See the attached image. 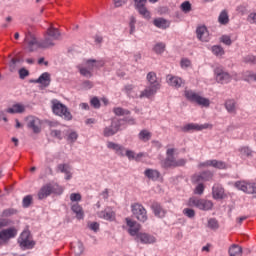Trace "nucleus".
I'll use <instances>...</instances> for the list:
<instances>
[{"label":"nucleus","mask_w":256,"mask_h":256,"mask_svg":"<svg viewBox=\"0 0 256 256\" xmlns=\"http://www.w3.org/2000/svg\"><path fill=\"white\" fill-rule=\"evenodd\" d=\"M18 73L20 79H25L26 77H29V70H27L26 68H20Z\"/></svg>","instance_id":"60"},{"label":"nucleus","mask_w":256,"mask_h":256,"mask_svg":"<svg viewBox=\"0 0 256 256\" xmlns=\"http://www.w3.org/2000/svg\"><path fill=\"white\" fill-rule=\"evenodd\" d=\"M212 167L215 169H227V164L223 161L212 160Z\"/></svg>","instance_id":"44"},{"label":"nucleus","mask_w":256,"mask_h":256,"mask_svg":"<svg viewBox=\"0 0 256 256\" xmlns=\"http://www.w3.org/2000/svg\"><path fill=\"white\" fill-rule=\"evenodd\" d=\"M186 163V159L181 158L179 160H176L175 156H172L165 158V160L162 162V167L164 169H171L172 167H185Z\"/></svg>","instance_id":"8"},{"label":"nucleus","mask_w":256,"mask_h":256,"mask_svg":"<svg viewBox=\"0 0 256 256\" xmlns=\"http://www.w3.org/2000/svg\"><path fill=\"white\" fill-rule=\"evenodd\" d=\"M97 216L100 219H104L105 221H114L115 220V212L111 207H106L104 210L97 213Z\"/></svg>","instance_id":"16"},{"label":"nucleus","mask_w":256,"mask_h":256,"mask_svg":"<svg viewBox=\"0 0 256 256\" xmlns=\"http://www.w3.org/2000/svg\"><path fill=\"white\" fill-rule=\"evenodd\" d=\"M38 49H41V47H39V41L37 40V38H32L28 42L29 53H33V52L37 51Z\"/></svg>","instance_id":"30"},{"label":"nucleus","mask_w":256,"mask_h":256,"mask_svg":"<svg viewBox=\"0 0 256 256\" xmlns=\"http://www.w3.org/2000/svg\"><path fill=\"white\" fill-rule=\"evenodd\" d=\"M17 237V229L11 227L7 229H3L0 231V245H3V243H7L9 239H13Z\"/></svg>","instance_id":"12"},{"label":"nucleus","mask_w":256,"mask_h":256,"mask_svg":"<svg viewBox=\"0 0 256 256\" xmlns=\"http://www.w3.org/2000/svg\"><path fill=\"white\" fill-rule=\"evenodd\" d=\"M86 63L88 65V69H93V67H103V64H101V62H97L95 59H89Z\"/></svg>","instance_id":"46"},{"label":"nucleus","mask_w":256,"mask_h":256,"mask_svg":"<svg viewBox=\"0 0 256 256\" xmlns=\"http://www.w3.org/2000/svg\"><path fill=\"white\" fill-rule=\"evenodd\" d=\"M138 139H140V141H150L151 140V132H149L148 130L144 129L141 130L138 134Z\"/></svg>","instance_id":"33"},{"label":"nucleus","mask_w":256,"mask_h":256,"mask_svg":"<svg viewBox=\"0 0 256 256\" xmlns=\"http://www.w3.org/2000/svg\"><path fill=\"white\" fill-rule=\"evenodd\" d=\"M168 83L171 87H175L176 89H179V87L183 85V79L177 76H170L168 78Z\"/></svg>","instance_id":"28"},{"label":"nucleus","mask_w":256,"mask_h":256,"mask_svg":"<svg viewBox=\"0 0 256 256\" xmlns=\"http://www.w3.org/2000/svg\"><path fill=\"white\" fill-rule=\"evenodd\" d=\"M203 129H209V124H195L189 123L182 127L183 133H189L191 131H203Z\"/></svg>","instance_id":"15"},{"label":"nucleus","mask_w":256,"mask_h":256,"mask_svg":"<svg viewBox=\"0 0 256 256\" xmlns=\"http://www.w3.org/2000/svg\"><path fill=\"white\" fill-rule=\"evenodd\" d=\"M220 43H223L224 45H227L229 47L232 45L233 41L231 40V37L229 35H222L220 37Z\"/></svg>","instance_id":"48"},{"label":"nucleus","mask_w":256,"mask_h":256,"mask_svg":"<svg viewBox=\"0 0 256 256\" xmlns=\"http://www.w3.org/2000/svg\"><path fill=\"white\" fill-rule=\"evenodd\" d=\"M153 214L158 218V219H164L165 215H167V210L163 208L161 203L159 202H153L150 206Z\"/></svg>","instance_id":"14"},{"label":"nucleus","mask_w":256,"mask_h":256,"mask_svg":"<svg viewBox=\"0 0 256 256\" xmlns=\"http://www.w3.org/2000/svg\"><path fill=\"white\" fill-rule=\"evenodd\" d=\"M240 153L241 155H244L245 157H251V155H253V150H251V148L244 146L242 148H240Z\"/></svg>","instance_id":"50"},{"label":"nucleus","mask_w":256,"mask_h":256,"mask_svg":"<svg viewBox=\"0 0 256 256\" xmlns=\"http://www.w3.org/2000/svg\"><path fill=\"white\" fill-rule=\"evenodd\" d=\"M50 136L59 141L63 140V132L61 130L50 129Z\"/></svg>","instance_id":"42"},{"label":"nucleus","mask_w":256,"mask_h":256,"mask_svg":"<svg viewBox=\"0 0 256 256\" xmlns=\"http://www.w3.org/2000/svg\"><path fill=\"white\" fill-rule=\"evenodd\" d=\"M31 205H33V195L29 194L22 199V207L24 209H29Z\"/></svg>","instance_id":"35"},{"label":"nucleus","mask_w":256,"mask_h":256,"mask_svg":"<svg viewBox=\"0 0 256 256\" xmlns=\"http://www.w3.org/2000/svg\"><path fill=\"white\" fill-rule=\"evenodd\" d=\"M147 81L149 83L148 87L141 92L140 99H143V97L149 99V97H153V95L161 89V85L159 84V81H157V74H155V72H149L147 74Z\"/></svg>","instance_id":"1"},{"label":"nucleus","mask_w":256,"mask_h":256,"mask_svg":"<svg viewBox=\"0 0 256 256\" xmlns=\"http://www.w3.org/2000/svg\"><path fill=\"white\" fill-rule=\"evenodd\" d=\"M52 111L54 115H58V117H63L65 121H71L73 119V115L69 111V108L65 106V104L61 103L59 100H52Z\"/></svg>","instance_id":"2"},{"label":"nucleus","mask_w":256,"mask_h":256,"mask_svg":"<svg viewBox=\"0 0 256 256\" xmlns=\"http://www.w3.org/2000/svg\"><path fill=\"white\" fill-rule=\"evenodd\" d=\"M85 252V246H83V242L80 240L77 242V246L74 247V254L75 256H81L82 253Z\"/></svg>","instance_id":"40"},{"label":"nucleus","mask_w":256,"mask_h":256,"mask_svg":"<svg viewBox=\"0 0 256 256\" xmlns=\"http://www.w3.org/2000/svg\"><path fill=\"white\" fill-rule=\"evenodd\" d=\"M137 23V19L135 18V16H131L130 17V22H129V27H130V35H133V33H135V25Z\"/></svg>","instance_id":"49"},{"label":"nucleus","mask_w":256,"mask_h":256,"mask_svg":"<svg viewBox=\"0 0 256 256\" xmlns=\"http://www.w3.org/2000/svg\"><path fill=\"white\" fill-rule=\"evenodd\" d=\"M19 213L18 209L15 208H8L4 209L0 214V217H13V215H17Z\"/></svg>","instance_id":"34"},{"label":"nucleus","mask_w":256,"mask_h":256,"mask_svg":"<svg viewBox=\"0 0 256 256\" xmlns=\"http://www.w3.org/2000/svg\"><path fill=\"white\" fill-rule=\"evenodd\" d=\"M218 22L220 25H227L229 23V15L227 14V11H222L218 17Z\"/></svg>","instance_id":"39"},{"label":"nucleus","mask_w":256,"mask_h":256,"mask_svg":"<svg viewBox=\"0 0 256 256\" xmlns=\"http://www.w3.org/2000/svg\"><path fill=\"white\" fill-rule=\"evenodd\" d=\"M90 105L91 107H93L94 109H101V100H99V98L97 96H94L91 100H90Z\"/></svg>","instance_id":"45"},{"label":"nucleus","mask_w":256,"mask_h":256,"mask_svg":"<svg viewBox=\"0 0 256 256\" xmlns=\"http://www.w3.org/2000/svg\"><path fill=\"white\" fill-rule=\"evenodd\" d=\"M82 89H85L86 91H89V89H93V82L90 80H85L82 82Z\"/></svg>","instance_id":"59"},{"label":"nucleus","mask_w":256,"mask_h":256,"mask_svg":"<svg viewBox=\"0 0 256 256\" xmlns=\"http://www.w3.org/2000/svg\"><path fill=\"white\" fill-rule=\"evenodd\" d=\"M224 107L228 113H231V114L237 113V102L234 99L226 100Z\"/></svg>","instance_id":"23"},{"label":"nucleus","mask_w":256,"mask_h":256,"mask_svg":"<svg viewBox=\"0 0 256 256\" xmlns=\"http://www.w3.org/2000/svg\"><path fill=\"white\" fill-rule=\"evenodd\" d=\"M184 97L191 103H197L200 107H209L211 105L209 98L202 97L196 92H193V90H185Z\"/></svg>","instance_id":"4"},{"label":"nucleus","mask_w":256,"mask_h":256,"mask_svg":"<svg viewBox=\"0 0 256 256\" xmlns=\"http://www.w3.org/2000/svg\"><path fill=\"white\" fill-rule=\"evenodd\" d=\"M113 113H114L117 117H123V108H121V107H115V108H113Z\"/></svg>","instance_id":"63"},{"label":"nucleus","mask_w":256,"mask_h":256,"mask_svg":"<svg viewBox=\"0 0 256 256\" xmlns=\"http://www.w3.org/2000/svg\"><path fill=\"white\" fill-rule=\"evenodd\" d=\"M70 201H72L73 203H77L79 201H81V194L79 193H72L70 194Z\"/></svg>","instance_id":"61"},{"label":"nucleus","mask_w":256,"mask_h":256,"mask_svg":"<svg viewBox=\"0 0 256 256\" xmlns=\"http://www.w3.org/2000/svg\"><path fill=\"white\" fill-rule=\"evenodd\" d=\"M180 9L183 13H191L192 11V5L191 2L189 1H184L181 5H180Z\"/></svg>","instance_id":"43"},{"label":"nucleus","mask_w":256,"mask_h":256,"mask_svg":"<svg viewBox=\"0 0 256 256\" xmlns=\"http://www.w3.org/2000/svg\"><path fill=\"white\" fill-rule=\"evenodd\" d=\"M71 210L73 211V213H75L77 219L81 220L85 217V212H83V207H81L79 203L72 205Z\"/></svg>","instance_id":"27"},{"label":"nucleus","mask_w":256,"mask_h":256,"mask_svg":"<svg viewBox=\"0 0 256 256\" xmlns=\"http://www.w3.org/2000/svg\"><path fill=\"white\" fill-rule=\"evenodd\" d=\"M203 193H205V185H203V183H199L194 189V194L203 195Z\"/></svg>","instance_id":"54"},{"label":"nucleus","mask_w":256,"mask_h":256,"mask_svg":"<svg viewBox=\"0 0 256 256\" xmlns=\"http://www.w3.org/2000/svg\"><path fill=\"white\" fill-rule=\"evenodd\" d=\"M25 106L22 104H14L11 108L6 109V113H10L11 115H15V113H24Z\"/></svg>","instance_id":"29"},{"label":"nucleus","mask_w":256,"mask_h":256,"mask_svg":"<svg viewBox=\"0 0 256 256\" xmlns=\"http://www.w3.org/2000/svg\"><path fill=\"white\" fill-rule=\"evenodd\" d=\"M30 237H31V232H29V230H24L21 233V235H20V237L18 239V242L19 241H27V240H29Z\"/></svg>","instance_id":"56"},{"label":"nucleus","mask_w":256,"mask_h":256,"mask_svg":"<svg viewBox=\"0 0 256 256\" xmlns=\"http://www.w3.org/2000/svg\"><path fill=\"white\" fill-rule=\"evenodd\" d=\"M144 175L151 181H157L159 177H161V173L158 170H154L151 168L146 169L144 171Z\"/></svg>","instance_id":"22"},{"label":"nucleus","mask_w":256,"mask_h":256,"mask_svg":"<svg viewBox=\"0 0 256 256\" xmlns=\"http://www.w3.org/2000/svg\"><path fill=\"white\" fill-rule=\"evenodd\" d=\"M88 227L91 231H94V233H97V231H99V223L98 222H92L91 224L88 225Z\"/></svg>","instance_id":"62"},{"label":"nucleus","mask_w":256,"mask_h":256,"mask_svg":"<svg viewBox=\"0 0 256 256\" xmlns=\"http://www.w3.org/2000/svg\"><path fill=\"white\" fill-rule=\"evenodd\" d=\"M51 37L46 36L44 39L38 41L40 49H49L50 47H55Z\"/></svg>","instance_id":"25"},{"label":"nucleus","mask_w":256,"mask_h":256,"mask_svg":"<svg viewBox=\"0 0 256 256\" xmlns=\"http://www.w3.org/2000/svg\"><path fill=\"white\" fill-rule=\"evenodd\" d=\"M153 25H155L157 29H169L170 23L165 18H155Z\"/></svg>","instance_id":"24"},{"label":"nucleus","mask_w":256,"mask_h":256,"mask_svg":"<svg viewBox=\"0 0 256 256\" xmlns=\"http://www.w3.org/2000/svg\"><path fill=\"white\" fill-rule=\"evenodd\" d=\"M212 197L216 200L225 199V197H227V194H225V188L219 184H215L212 187Z\"/></svg>","instance_id":"18"},{"label":"nucleus","mask_w":256,"mask_h":256,"mask_svg":"<svg viewBox=\"0 0 256 256\" xmlns=\"http://www.w3.org/2000/svg\"><path fill=\"white\" fill-rule=\"evenodd\" d=\"M140 229H141L140 225L136 224V225H134V227L129 228L128 232H129L130 235H132V237H135V236L137 237V235H139V230Z\"/></svg>","instance_id":"52"},{"label":"nucleus","mask_w":256,"mask_h":256,"mask_svg":"<svg viewBox=\"0 0 256 256\" xmlns=\"http://www.w3.org/2000/svg\"><path fill=\"white\" fill-rule=\"evenodd\" d=\"M153 51L154 53H156V55H162V53H165V43L163 42L156 43L153 47Z\"/></svg>","instance_id":"37"},{"label":"nucleus","mask_w":256,"mask_h":256,"mask_svg":"<svg viewBox=\"0 0 256 256\" xmlns=\"http://www.w3.org/2000/svg\"><path fill=\"white\" fill-rule=\"evenodd\" d=\"M190 207H197L201 211H211L213 209V202L211 200L197 199L192 197L189 199Z\"/></svg>","instance_id":"7"},{"label":"nucleus","mask_w":256,"mask_h":256,"mask_svg":"<svg viewBox=\"0 0 256 256\" xmlns=\"http://www.w3.org/2000/svg\"><path fill=\"white\" fill-rule=\"evenodd\" d=\"M248 23L255 24L256 23V13H250L247 18Z\"/></svg>","instance_id":"64"},{"label":"nucleus","mask_w":256,"mask_h":256,"mask_svg":"<svg viewBox=\"0 0 256 256\" xmlns=\"http://www.w3.org/2000/svg\"><path fill=\"white\" fill-rule=\"evenodd\" d=\"M124 126L123 120L121 118H114L111 121L110 126L104 128L103 135L104 137H113L121 131V127Z\"/></svg>","instance_id":"5"},{"label":"nucleus","mask_w":256,"mask_h":256,"mask_svg":"<svg viewBox=\"0 0 256 256\" xmlns=\"http://www.w3.org/2000/svg\"><path fill=\"white\" fill-rule=\"evenodd\" d=\"M205 33H207V27H205V26H199V27L196 29L197 39H199V41H207V39L203 38V36L205 35Z\"/></svg>","instance_id":"36"},{"label":"nucleus","mask_w":256,"mask_h":256,"mask_svg":"<svg viewBox=\"0 0 256 256\" xmlns=\"http://www.w3.org/2000/svg\"><path fill=\"white\" fill-rule=\"evenodd\" d=\"M135 239L137 242L143 243L144 245H151V243H155V241H157L154 236L148 233H139Z\"/></svg>","instance_id":"17"},{"label":"nucleus","mask_w":256,"mask_h":256,"mask_svg":"<svg viewBox=\"0 0 256 256\" xmlns=\"http://www.w3.org/2000/svg\"><path fill=\"white\" fill-rule=\"evenodd\" d=\"M146 4H138L135 7L136 11H138L139 15H142V17H144V19H151V12H149V10L147 9V7L145 6Z\"/></svg>","instance_id":"21"},{"label":"nucleus","mask_w":256,"mask_h":256,"mask_svg":"<svg viewBox=\"0 0 256 256\" xmlns=\"http://www.w3.org/2000/svg\"><path fill=\"white\" fill-rule=\"evenodd\" d=\"M77 139H79V134H77L75 131H72L67 136V141L69 143H75V141H77Z\"/></svg>","instance_id":"51"},{"label":"nucleus","mask_w":256,"mask_h":256,"mask_svg":"<svg viewBox=\"0 0 256 256\" xmlns=\"http://www.w3.org/2000/svg\"><path fill=\"white\" fill-rule=\"evenodd\" d=\"M211 51L216 57H222V55H225V50L221 47V45L212 46Z\"/></svg>","instance_id":"38"},{"label":"nucleus","mask_w":256,"mask_h":256,"mask_svg":"<svg viewBox=\"0 0 256 256\" xmlns=\"http://www.w3.org/2000/svg\"><path fill=\"white\" fill-rule=\"evenodd\" d=\"M207 228L212 229V231H217V229H219V221L215 218H210L208 220Z\"/></svg>","instance_id":"41"},{"label":"nucleus","mask_w":256,"mask_h":256,"mask_svg":"<svg viewBox=\"0 0 256 256\" xmlns=\"http://www.w3.org/2000/svg\"><path fill=\"white\" fill-rule=\"evenodd\" d=\"M21 249H23L24 251L26 249H33V247H35V241L33 240H22V241H18Z\"/></svg>","instance_id":"32"},{"label":"nucleus","mask_w":256,"mask_h":256,"mask_svg":"<svg viewBox=\"0 0 256 256\" xmlns=\"http://www.w3.org/2000/svg\"><path fill=\"white\" fill-rule=\"evenodd\" d=\"M243 62L244 63H251L252 65H256L255 56L247 55V56L243 57Z\"/></svg>","instance_id":"58"},{"label":"nucleus","mask_w":256,"mask_h":256,"mask_svg":"<svg viewBox=\"0 0 256 256\" xmlns=\"http://www.w3.org/2000/svg\"><path fill=\"white\" fill-rule=\"evenodd\" d=\"M52 193H55V195H62L63 194V188L61 186L55 184H46L41 187L40 191L38 192V199L40 201H43V199H47L49 195Z\"/></svg>","instance_id":"3"},{"label":"nucleus","mask_w":256,"mask_h":256,"mask_svg":"<svg viewBox=\"0 0 256 256\" xmlns=\"http://www.w3.org/2000/svg\"><path fill=\"white\" fill-rule=\"evenodd\" d=\"M132 215L140 221V223H145L149 217L147 216V209L142 204L135 203L131 205Z\"/></svg>","instance_id":"6"},{"label":"nucleus","mask_w":256,"mask_h":256,"mask_svg":"<svg viewBox=\"0 0 256 256\" xmlns=\"http://www.w3.org/2000/svg\"><path fill=\"white\" fill-rule=\"evenodd\" d=\"M79 71H80V75H82L83 77H86V79H91V77H93V73L91 72V70L87 68H79Z\"/></svg>","instance_id":"47"},{"label":"nucleus","mask_w":256,"mask_h":256,"mask_svg":"<svg viewBox=\"0 0 256 256\" xmlns=\"http://www.w3.org/2000/svg\"><path fill=\"white\" fill-rule=\"evenodd\" d=\"M235 187L239 191H243L244 193H248L249 195H256V184L237 181L235 182Z\"/></svg>","instance_id":"10"},{"label":"nucleus","mask_w":256,"mask_h":256,"mask_svg":"<svg viewBox=\"0 0 256 256\" xmlns=\"http://www.w3.org/2000/svg\"><path fill=\"white\" fill-rule=\"evenodd\" d=\"M46 35L50 37V39H53V41H59V37H61V32H59V29L50 27L47 29Z\"/></svg>","instance_id":"26"},{"label":"nucleus","mask_w":256,"mask_h":256,"mask_svg":"<svg viewBox=\"0 0 256 256\" xmlns=\"http://www.w3.org/2000/svg\"><path fill=\"white\" fill-rule=\"evenodd\" d=\"M27 121V127L28 129H31L33 133L38 135V133H41V120L35 116H28L26 118Z\"/></svg>","instance_id":"11"},{"label":"nucleus","mask_w":256,"mask_h":256,"mask_svg":"<svg viewBox=\"0 0 256 256\" xmlns=\"http://www.w3.org/2000/svg\"><path fill=\"white\" fill-rule=\"evenodd\" d=\"M214 74H215L217 83H220L221 85L231 83V75L229 74V72H225L223 68L221 67L215 68Z\"/></svg>","instance_id":"9"},{"label":"nucleus","mask_w":256,"mask_h":256,"mask_svg":"<svg viewBox=\"0 0 256 256\" xmlns=\"http://www.w3.org/2000/svg\"><path fill=\"white\" fill-rule=\"evenodd\" d=\"M58 171H60V173H69V171H71V168L69 167L68 164H58L57 166Z\"/></svg>","instance_id":"55"},{"label":"nucleus","mask_w":256,"mask_h":256,"mask_svg":"<svg viewBox=\"0 0 256 256\" xmlns=\"http://www.w3.org/2000/svg\"><path fill=\"white\" fill-rule=\"evenodd\" d=\"M183 213L186 217H188V219H193V217H195V210L191 208H185Z\"/></svg>","instance_id":"57"},{"label":"nucleus","mask_w":256,"mask_h":256,"mask_svg":"<svg viewBox=\"0 0 256 256\" xmlns=\"http://www.w3.org/2000/svg\"><path fill=\"white\" fill-rule=\"evenodd\" d=\"M241 253H243V248H241L239 245L234 244L229 248V255L230 256H241Z\"/></svg>","instance_id":"31"},{"label":"nucleus","mask_w":256,"mask_h":256,"mask_svg":"<svg viewBox=\"0 0 256 256\" xmlns=\"http://www.w3.org/2000/svg\"><path fill=\"white\" fill-rule=\"evenodd\" d=\"M120 120L122 121V123H127L128 125H137V120H135V118L133 117H124V118H120Z\"/></svg>","instance_id":"53"},{"label":"nucleus","mask_w":256,"mask_h":256,"mask_svg":"<svg viewBox=\"0 0 256 256\" xmlns=\"http://www.w3.org/2000/svg\"><path fill=\"white\" fill-rule=\"evenodd\" d=\"M108 149H112L115 151L116 155H119L120 157L125 156V147L121 146V144H117L115 142H108L107 144Z\"/></svg>","instance_id":"20"},{"label":"nucleus","mask_w":256,"mask_h":256,"mask_svg":"<svg viewBox=\"0 0 256 256\" xmlns=\"http://www.w3.org/2000/svg\"><path fill=\"white\" fill-rule=\"evenodd\" d=\"M36 82L43 87H49L51 85V74L49 72L42 73L37 79Z\"/></svg>","instance_id":"19"},{"label":"nucleus","mask_w":256,"mask_h":256,"mask_svg":"<svg viewBox=\"0 0 256 256\" xmlns=\"http://www.w3.org/2000/svg\"><path fill=\"white\" fill-rule=\"evenodd\" d=\"M211 179H213V172L206 170L200 174H194L191 178V182L197 184L203 181H211Z\"/></svg>","instance_id":"13"}]
</instances>
